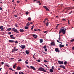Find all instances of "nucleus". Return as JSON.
Returning a JSON list of instances; mask_svg holds the SVG:
<instances>
[{
    "mask_svg": "<svg viewBox=\"0 0 74 74\" xmlns=\"http://www.w3.org/2000/svg\"><path fill=\"white\" fill-rule=\"evenodd\" d=\"M25 29H29V27H27V26H25Z\"/></svg>",
    "mask_w": 74,
    "mask_h": 74,
    "instance_id": "nucleus-22",
    "label": "nucleus"
},
{
    "mask_svg": "<svg viewBox=\"0 0 74 74\" xmlns=\"http://www.w3.org/2000/svg\"><path fill=\"white\" fill-rule=\"evenodd\" d=\"M40 43H42L43 42V40L42 39H40Z\"/></svg>",
    "mask_w": 74,
    "mask_h": 74,
    "instance_id": "nucleus-15",
    "label": "nucleus"
},
{
    "mask_svg": "<svg viewBox=\"0 0 74 74\" xmlns=\"http://www.w3.org/2000/svg\"><path fill=\"white\" fill-rule=\"evenodd\" d=\"M11 34V32H8V34Z\"/></svg>",
    "mask_w": 74,
    "mask_h": 74,
    "instance_id": "nucleus-50",
    "label": "nucleus"
},
{
    "mask_svg": "<svg viewBox=\"0 0 74 74\" xmlns=\"http://www.w3.org/2000/svg\"><path fill=\"white\" fill-rule=\"evenodd\" d=\"M62 68H63V69H64V70H65V66H64Z\"/></svg>",
    "mask_w": 74,
    "mask_h": 74,
    "instance_id": "nucleus-54",
    "label": "nucleus"
},
{
    "mask_svg": "<svg viewBox=\"0 0 74 74\" xmlns=\"http://www.w3.org/2000/svg\"><path fill=\"white\" fill-rule=\"evenodd\" d=\"M1 64H4V62H1Z\"/></svg>",
    "mask_w": 74,
    "mask_h": 74,
    "instance_id": "nucleus-62",
    "label": "nucleus"
},
{
    "mask_svg": "<svg viewBox=\"0 0 74 74\" xmlns=\"http://www.w3.org/2000/svg\"><path fill=\"white\" fill-rule=\"evenodd\" d=\"M15 43L16 44H18V42L17 41H16L15 42Z\"/></svg>",
    "mask_w": 74,
    "mask_h": 74,
    "instance_id": "nucleus-42",
    "label": "nucleus"
},
{
    "mask_svg": "<svg viewBox=\"0 0 74 74\" xmlns=\"http://www.w3.org/2000/svg\"><path fill=\"white\" fill-rule=\"evenodd\" d=\"M37 35H35V37H34V38H37Z\"/></svg>",
    "mask_w": 74,
    "mask_h": 74,
    "instance_id": "nucleus-38",
    "label": "nucleus"
},
{
    "mask_svg": "<svg viewBox=\"0 0 74 74\" xmlns=\"http://www.w3.org/2000/svg\"><path fill=\"white\" fill-rule=\"evenodd\" d=\"M62 21H66V19L63 18Z\"/></svg>",
    "mask_w": 74,
    "mask_h": 74,
    "instance_id": "nucleus-43",
    "label": "nucleus"
},
{
    "mask_svg": "<svg viewBox=\"0 0 74 74\" xmlns=\"http://www.w3.org/2000/svg\"><path fill=\"white\" fill-rule=\"evenodd\" d=\"M9 42H11L12 43V42H15V41L13 40H9Z\"/></svg>",
    "mask_w": 74,
    "mask_h": 74,
    "instance_id": "nucleus-14",
    "label": "nucleus"
},
{
    "mask_svg": "<svg viewBox=\"0 0 74 74\" xmlns=\"http://www.w3.org/2000/svg\"><path fill=\"white\" fill-rule=\"evenodd\" d=\"M30 67L32 69H33L34 70H36V68L33 66H31Z\"/></svg>",
    "mask_w": 74,
    "mask_h": 74,
    "instance_id": "nucleus-13",
    "label": "nucleus"
},
{
    "mask_svg": "<svg viewBox=\"0 0 74 74\" xmlns=\"http://www.w3.org/2000/svg\"><path fill=\"white\" fill-rule=\"evenodd\" d=\"M19 74H24V73H23L22 72H19Z\"/></svg>",
    "mask_w": 74,
    "mask_h": 74,
    "instance_id": "nucleus-27",
    "label": "nucleus"
},
{
    "mask_svg": "<svg viewBox=\"0 0 74 74\" xmlns=\"http://www.w3.org/2000/svg\"><path fill=\"white\" fill-rule=\"evenodd\" d=\"M48 33V31H45L44 32V33Z\"/></svg>",
    "mask_w": 74,
    "mask_h": 74,
    "instance_id": "nucleus-53",
    "label": "nucleus"
},
{
    "mask_svg": "<svg viewBox=\"0 0 74 74\" xmlns=\"http://www.w3.org/2000/svg\"><path fill=\"white\" fill-rule=\"evenodd\" d=\"M6 66H7V67H10V66H9L8 65V64H6Z\"/></svg>",
    "mask_w": 74,
    "mask_h": 74,
    "instance_id": "nucleus-51",
    "label": "nucleus"
},
{
    "mask_svg": "<svg viewBox=\"0 0 74 74\" xmlns=\"http://www.w3.org/2000/svg\"><path fill=\"white\" fill-rule=\"evenodd\" d=\"M64 66H63V65H60V67H61V68H63V67Z\"/></svg>",
    "mask_w": 74,
    "mask_h": 74,
    "instance_id": "nucleus-34",
    "label": "nucleus"
},
{
    "mask_svg": "<svg viewBox=\"0 0 74 74\" xmlns=\"http://www.w3.org/2000/svg\"><path fill=\"white\" fill-rule=\"evenodd\" d=\"M74 46L73 47H72V50H74Z\"/></svg>",
    "mask_w": 74,
    "mask_h": 74,
    "instance_id": "nucleus-63",
    "label": "nucleus"
},
{
    "mask_svg": "<svg viewBox=\"0 0 74 74\" xmlns=\"http://www.w3.org/2000/svg\"><path fill=\"white\" fill-rule=\"evenodd\" d=\"M19 2H20V1H17V3H19Z\"/></svg>",
    "mask_w": 74,
    "mask_h": 74,
    "instance_id": "nucleus-57",
    "label": "nucleus"
},
{
    "mask_svg": "<svg viewBox=\"0 0 74 74\" xmlns=\"http://www.w3.org/2000/svg\"><path fill=\"white\" fill-rule=\"evenodd\" d=\"M69 21L70 20H68V23L69 25H70V22H69Z\"/></svg>",
    "mask_w": 74,
    "mask_h": 74,
    "instance_id": "nucleus-47",
    "label": "nucleus"
},
{
    "mask_svg": "<svg viewBox=\"0 0 74 74\" xmlns=\"http://www.w3.org/2000/svg\"><path fill=\"white\" fill-rule=\"evenodd\" d=\"M9 70H12V71H15V70H14L13 69H12V68H9Z\"/></svg>",
    "mask_w": 74,
    "mask_h": 74,
    "instance_id": "nucleus-23",
    "label": "nucleus"
},
{
    "mask_svg": "<svg viewBox=\"0 0 74 74\" xmlns=\"http://www.w3.org/2000/svg\"><path fill=\"white\" fill-rule=\"evenodd\" d=\"M3 30H4V28H3V27L2 28V29H1V31H3Z\"/></svg>",
    "mask_w": 74,
    "mask_h": 74,
    "instance_id": "nucleus-33",
    "label": "nucleus"
},
{
    "mask_svg": "<svg viewBox=\"0 0 74 74\" xmlns=\"http://www.w3.org/2000/svg\"><path fill=\"white\" fill-rule=\"evenodd\" d=\"M43 8H44L45 9H46V11H49V10L47 7L46 6H43Z\"/></svg>",
    "mask_w": 74,
    "mask_h": 74,
    "instance_id": "nucleus-5",
    "label": "nucleus"
},
{
    "mask_svg": "<svg viewBox=\"0 0 74 74\" xmlns=\"http://www.w3.org/2000/svg\"><path fill=\"white\" fill-rule=\"evenodd\" d=\"M60 48H62L64 47V45H62V44H60L59 45Z\"/></svg>",
    "mask_w": 74,
    "mask_h": 74,
    "instance_id": "nucleus-8",
    "label": "nucleus"
},
{
    "mask_svg": "<svg viewBox=\"0 0 74 74\" xmlns=\"http://www.w3.org/2000/svg\"><path fill=\"white\" fill-rule=\"evenodd\" d=\"M12 31H13V32H16V33H19V32L18 31V30H17V29H15L14 28H12Z\"/></svg>",
    "mask_w": 74,
    "mask_h": 74,
    "instance_id": "nucleus-4",
    "label": "nucleus"
},
{
    "mask_svg": "<svg viewBox=\"0 0 74 74\" xmlns=\"http://www.w3.org/2000/svg\"><path fill=\"white\" fill-rule=\"evenodd\" d=\"M53 69H50V73H53Z\"/></svg>",
    "mask_w": 74,
    "mask_h": 74,
    "instance_id": "nucleus-17",
    "label": "nucleus"
},
{
    "mask_svg": "<svg viewBox=\"0 0 74 74\" xmlns=\"http://www.w3.org/2000/svg\"><path fill=\"white\" fill-rule=\"evenodd\" d=\"M45 51H47V49H45Z\"/></svg>",
    "mask_w": 74,
    "mask_h": 74,
    "instance_id": "nucleus-55",
    "label": "nucleus"
},
{
    "mask_svg": "<svg viewBox=\"0 0 74 74\" xmlns=\"http://www.w3.org/2000/svg\"><path fill=\"white\" fill-rule=\"evenodd\" d=\"M12 39H15V37H12V38H11Z\"/></svg>",
    "mask_w": 74,
    "mask_h": 74,
    "instance_id": "nucleus-40",
    "label": "nucleus"
},
{
    "mask_svg": "<svg viewBox=\"0 0 74 74\" xmlns=\"http://www.w3.org/2000/svg\"><path fill=\"white\" fill-rule=\"evenodd\" d=\"M9 59L10 60H13L14 59V58H12Z\"/></svg>",
    "mask_w": 74,
    "mask_h": 74,
    "instance_id": "nucleus-39",
    "label": "nucleus"
},
{
    "mask_svg": "<svg viewBox=\"0 0 74 74\" xmlns=\"http://www.w3.org/2000/svg\"><path fill=\"white\" fill-rule=\"evenodd\" d=\"M32 19L30 17H28V21H31Z\"/></svg>",
    "mask_w": 74,
    "mask_h": 74,
    "instance_id": "nucleus-19",
    "label": "nucleus"
},
{
    "mask_svg": "<svg viewBox=\"0 0 74 74\" xmlns=\"http://www.w3.org/2000/svg\"><path fill=\"white\" fill-rule=\"evenodd\" d=\"M66 29H60L59 33V34H60L62 32L63 34H66Z\"/></svg>",
    "mask_w": 74,
    "mask_h": 74,
    "instance_id": "nucleus-1",
    "label": "nucleus"
},
{
    "mask_svg": "<svg viewBox=\"0 0 74 74\" xmlns=\"http://www.w3.org/2000/svg\"><path fill=\"white\" fill-rule=\"evenodd\" d=\"M46 47H47V46L45 45V46H44V47H43V48H44V49H45V48H46Z\"/></svg>",
    "mask_w": 74,
    "mask_h": 74,
    "instance_id": "nucleus-30",
    "label": "nucleus"
},
{
    "mask_svg": "<svg viewBox=\"0 0 74 74\" xmlns=\"http://www.w3.org/2000/svg\"><path fill=\"white\" fill-rule=\"evenodd\" d=\"M19 31L21 33H23V32H24V30L23 29H19Z\"/></svg>",
    "mask_w": 74,
    "mask_h": 74,
    "instance_id": "nucleus-12",
    "label": "nucleus"
},
{
    "mask_svg": "<svg viewBox=\"0 0 74 74\" xmlns=\"http://www.w3.org/2000/svg\"><path fill=\"white\" fill-rule=\"evenodd\" d=\"M67 63V61H65L64 62V64L65 65H66Z\"/></svg>",
    "mask_w": 74,
    "mask_h": 74,
    "instance_id": "nucleus-24",
    "label": "nucleus"
},
{
    "mask_svg": "<svg viewBox=\"0 0 74 74\" xmlns=\"http://www.w3.org/2000/svg\"><path fill=\"white\" fill-rule=\"evenodd\" d=\"M2 10V8L0 7V10L1 11V10Z\"/></svg>",
    "mask_w": 74,
    "mask_h": 74,
    "instance_id": "nucleus-56",
    "label": "nucleus"
},
{
    "mask_svg": "<svg viewBox=\"0 0 74 74\" xmlns=\"http://www.w3.org/2000/svg\"><path fill=\"white\" fill-rule=\"evenodd\" d=\"M37 62H40V60H37Z\"/></svg>",
    "mask_w": 74,
    "mask_h": 74,
    "instance_id": "nucleus-45",
    "label": "nucleus"
},
{
    "mask_svg": "<svg viewBox=\"0 0 74 74\" xmlns=\"http://www.w3.org/2000/svg\"><path fill=\"white\" fill-rule=\"evenodd\" d=\"M25 52L27 54H29V51H28L26 50L25 51Z\"/></svg>",
    "mask_w": 74,
    "mask_h": 74,
    "instance_id": "nucleus-20",
    "label": "nucleus"
},
{
    "mask_svg": "<svg viewBox=\"0 0 74 74\" xmlns=\"http://www.w3.org/2000/svg\"><path fill=\"white\" fill-rule=\"evenodd\" d=\"M11 30V28H9L8 29H7V30H8V31H10V30Z\"/></svg>",
    "mask_w": 74,
    "mask_h": 74,
    "instance_id": "nucleus-25",
    "label": "nucleus"
},
{
    "mask_svg": "<svg viewBox=\"0 0 74 74\" xmlns=\"http://www.w3.org/2000/svg\"><path fill=\"white\" fill-rule=\"evenodd\" d=\"M26 66L27 67H28V69H29V66H28L27 65Z\"/></svg>",
    "mask_w": 74,
    "mask_h": 74,
    "instance_id": "nucleus-61",
    "label": "nucleus"
},
{
    "mask_svg": "<svg viewBox=\"0 0 74 74\" xmlns=\"http://www.w3.org/2000/svg\"><path fill=\"white\" fill-rule=\"evenodd\" d=\"M37 3H39V4H40V1H38L37 2Z\"/></svg>",
    "mask_w": 74,
    "mask_h": 74,
    "instance_id": "nucleus-41",
    "label": "nucleus"
},
{
    "mask_svg": "<svg viewBox=\"0 0 74 74\" xmlns=\"http://www.w3.org/2000/svg\"><path fill=\"white\" fill-rule=\"evenodd\" d=\"M70 41L71 42H73V41H74V39L72 40H71Z\"/></svg>",
    "mask_w": 74,
    "mask_h": 74,
    "instance_id": "nucleus-28",
    "label": "nucleus"
},
{
    "mask_svg": "<svg viewBox=\"0 0 74 74\" xmlns=\"http://www.w3.org/2000/svg\"><path fill=\"white\" fill-rule=\"evenodd\" d=\"M12 37H13V35H11L10 36V38H12Z\"/></svg>",
    "mask_w": 74,
    "mask_h": 74,
    "instance_id": "nucleus-31",
    "label": "nucleus"
},
{
    "mask_svg": "<svg viewBox=\"0 0 74 74\" xmlns=\"http://www.w3.org/2000/svg\"><path fill=\"white\" fill-rule=\"evenodd\" d=\"M35 34H34V35L32 36L34 37H35Z\"/></svg>",
    "mask_w": 74,
    "mask_h": 74,
    "instance_id": "nucleus-58",
    "label": "nucleus"
},
{
    "mask_svg": "<svg viewBox=\"0 0 74 74\" xmlns=\"http://www.w3.org/2000/svg\"><path fill=\"white\" fill-rule=\"evenodd\" d=\"M72 9H74V7H72Z\"/></svg>",
    "mask_w": 74,
    "mask_h": 74,
    "instance_id": "nucleus-64",
    "label": "nucleus"
},
{
    "mask_svg": "<svg viewBox=\"0 0 74 74\" xmlns=\"http://www.w3.org/2000/svg\"><path fill=\"white\" fill-rule=\"evenodd\" d=\"M38 71H43V72H47V73H48V72H47L42 67H40L38 69Z\"/></svg>",
    "mask_w": 74,
    "mask_h": 74,
    "instance_id": "nucleus-2",
    "label": "nucleus"
},
{
    "mask_svg": "<svg viewBox=\"0 0 74 74\" xmlns=\"http://www.w3.org/2000/svg\"><path fill=\"white\" fill-rule=\"evenodd\" d=\"M26 47V46L24 45H21V48L22 49H24Z\"/></svg>",
    "mask_w": 74,
    "mask_h": 74,
    "instance_id": "nucleus-9",
    "label": "nucleus"
},
{
    "mask_svg": "<svg viewBox=\"0 0 74 74\" xmlns=\"http://www.w3.org/2000/svg\"><path fill=\"white\" fill-rule=\"evenodd\" d=\"M48 19L47 18H46L45 20H44V21H43V22L44 23H45V21H46V20H48Z\"/></svg>",
    "mask_w": 74,
    "mask_h": 74,
    "instance_id": "nucleus-18",
    "label": "nucleus"
},
{
    "mask_svg": "<svg viewBox=\"0 0 74 74\" xmlns=\"http://www.w3.org/2000/svg\"><path fill=\"white\" fill-rule=\"evenodd\" d=\"M16 64H15L13 66V69H15L16 67Z\"/></svg>",
    "mask_w": 74,
    "mask_h": 74,
    "instance_id": "nucleus-16",
    "label": "nucleus"
},
{
    "mask_svg": "<svg viewBox=\"0 0 74 74\" xmlns=\"http://www.w3.org/2000/svg\"><path fill=\"white\" fill-rule=\"evenodd\" d=\"M55 51L56 52H60V50H59V49H58V48H56L55 49Z\"/></svg>",
    "mask_w": 74,
    "mask_h": 74,
    "instance_id": "nucleus-7",
    "label": "nucleus"
},
{
    "mask_svg": "<svg viewBox=\"0 0 74 74\" xmlns=\"http://www.w3.org/2000/svg\"><path fill=\"white\" fill-rule=\"evenodd\" d=\"M48 25H49V23L48 21H47L46 23V26H48Z\"/></svg>",
    "mask_w": 74,
    "mask_h": 74,
    "instance_id": "nucleus-21",
    "label": "nucleus"
},
{
    "mask_svg": "<svg viewBox=\"0 0 74 74\" xmlns=\"http://www.w3.org/2000/svg\"><path fill=\"white\" fill-rule=\"evenodd\" d=\"M15 26H16V27H19V26H18L17 25V24H15Z\"/></svg>",
    "mask_w": 74,
    "mask_h": 74,
    "instance_id": "nucleus-29",
    "label": "nucleus"
},
{
    "mask_svg": "<svg viewBox=\"0 0 74 74\" xmlns=\"http://www.w3.org/2000/svg\"><path fill=\"white\" fill-rule=\"evenodd\" d=\"M33 58H34V59H36V58H35L34 57V55L33 56Z\"/></svg>",
    "mask_w": 74,
    "mask_h": 74,
    "instance_id": "nucleus-48",
    "label": "nucleus"
},
{
    "mask_svg": "<svg viewBox=\"0 0 74 74\" xmlns=\"http://www.w3.org/2000/svg\"><path fill=\"white\" fill-rule=\"evenodd\" d=\"M14 49H12V52H14L18 51V49H16V47H14Z\"/></svg>",
    "mask_w": 74,
    "mask_h": 74,
    "instance_id": "nucleus-3",
    "label": "nucleus"
},
{
    "mask_svg": "<svg viewBox=\"0 0 74 74\" xmlns=\"http://www.w3.org/2000/svg\"><path fill=\"white\" fill-rule=\"evenodd\" d=\"M3 26H0V29H1L2 28H3Z\"/></svg>",
    "mask_w": 74,
    "mask_h": 74,
    "instance_id": "nucleus-37",
    "label": "nucleus"
},
{
    "mask_svg": "<svg viewBox=\"0 0 74 74\" xmlns=\"http://www.w3.org/2000/svg\"><path fill=\"white\" fill-rule=\"evenodd\" d=\"M44 62H47L48 61H47L46 60H44Z\"/></svg>",
    "mask_w": 74,
    "mask_h": 74,
    "instance_id": "nucleus-52",
    "label": "nucleus"
},
{
    "mask_svg": "<svg viewBox=\"0 0 74 74\" xmlns=\"http://www.w3.org/2000/svg\"><path fill=\"white\" fill-rule=\"evenodd\" d=\"M58 63L60 64H63V61H58Z\"/></svg>",
    "mask_w": 74,
    "mask_h": 74,
    "instance_id": "nucleus-6",
    "label": "nucleus"
},
{
    "mask_svg": "<svg viewBox=\"0 0 74 74\" xmlns=\"http://www.w3.org/2000/svg\"><path fill=\"white\" fill-rule=\"evenodd\" d=\"M25 63L26 64H28V62H27V61H25Z\"/></svg>",
    "mask_w": 74,
    "mask_h": 74,
    "instance_id": "nucleus-49",
    "label": "nucleus"
},
{
    "mask_svg": "<svg viewBox=\"0 0 74 74\" xmlns=\"http://www.w3.org/2000/svg\"><path fill=\"white\" fill-rule=\"evenodd\" d=\"M29 25H30V24L29 23H27L26 25V26H29Z\"/></svg>",
    "mask_w": 74,
    "mask_h": 74,
    "instance_id": "nucleus-36",
    "label": "nucleus"
},
{
    "mask_svg": "<svg viewBox=\"0 0 74 74\" xmlns=\"http://www.w3.org/2000/svg\"><path fill=\"white\" fill-rule=\"evenodd\" d=\"M57 42H59V43H60V42L59 41V40H57Z\"/></svg>",
    "mask_w": 74,
    "mask_h": 74,
    "instance_id": "nucleus-60",
    "label": "nucleus"
},
{
    "mask_svg": "<svg viewBox=\"0 0 74 74\" xmlns=\"http://www.w3.org/2000/svg\"><path fill=\"white\" fill-rule=\"evenodd\" d=\"M33 28H34V25H33L32 26V28L31 29V30H33Z\"/></svg>",
    "mask_w": 74,
    "mask_h": 74,
    "instance_id": "nucleus-26",
    "label": "nucleus"
},
{
    "mask_svg": "<svg viewBox=\"0 0 74 74\" xmlns=\"http://www.w3.org/2000/svg\"><path fill=\"white\" fill-rule=\"evenodd\" d=\"M18 62H20L22 61V59H19L18 60Z\"/></svg>",
    "mask_w": 74,
    "mask_h": 74,
    "instance_id": "nucleus-35",
    "label": "nucleus"
},
{
    "mask_svg": "<svg viewBox=\"0 0 74 74\" xmlns=\"http://www.w3.org/2000/svg\"><path fill=\"white\" fill-rule=\"evenodd\" d=\"M51 46H55V44L54 42H52L51 43Z\"/></svg>",
    "mask_w": 74,
    "mask_h": 74,
    "instance_id": "nucleus-10",
    "label": "nucleus"
},
{
    "mask_svg": "<svg viewBox=\"0 0 74 74\" xmlns=\"http://www.w3.org/2000/svg\"><path fill=\"white\" fill-rule=\"evenodd\" d=\"M58 40H59V41H60L61 40H60V37H59V38H58Z\"/></svg>",
    "mask_w": 74,
    "mask_h": 74,
    "instance_id": "nucleus-44",
    "label": "nucleus"
},
{
    "mask_svg": "<svg viewBox=\"0 0 74 74\" xmlns=\"http://www.w3.org/2000/svg\"><path fill=\"white\" fill-rule=\"evenodd\" d=\"M59 24H58L57 25V26H56V27H58V26H59Z\"/></svg>",
    "mask_w": 74,
    "mask_h": 74,
    "instance_id": "nucleus-59",
    "label": "nucleus"
},
{
    "mask_svg": "<svg viewBox=\"0 0 74 74\" xmlns=\"http://www.w3.org/2000/svg\"><path fill=\"white\" fill-rule=\"evenodd\" d=\"M25 14L26 15H28V14H29V12H27L25 13Z\"/></svg>",
    "mask_w": 74,
    "mask_h": 74,
    "instance_id": "nucleus-32",
    "label": "nucleus"
},
{
    "mask_svg": "<svg viewBox=\"0 0 74 74\" xmlns=\"http://www.w3.org/2000/svg\"><path fill=\"white\" fill-rule=\"evenodd\" d=\"M51 69H54V67H53V66H52V68H51Z\"/></svg>",
    "mask_w": 74,
    "mask_h": 74,
    "instance_id": "nucleus-46",
    "label": "nucleus"
},
{
    "mask_svg": "<svg viewBox=\"0 0 74 74\" xmlns=\"http://www.w3.org/2000/svg\"><path fill=\"white\" fill-rule=\"evenodd\" d=\"M16 70H21V68L19 67V66H18Z\"/></svg>",
    "mask_w": 74,
    "mask_h": 74,
    "instance_id": "nucleus-11",
    "label": "nucleus"
}]
</instances>
